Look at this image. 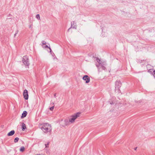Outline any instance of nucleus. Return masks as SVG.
<instances>
[{"mask_svg": "<svg viewBox=\"0 0 155 155\" xmlns=\"http://www.w3.org/2000/svg\"><path fill=\"white\" fill-rule=\"evenodd\" d=\"M38 126L45 133H48L49 135L51 134L52 128L50 124L48 123H43L39 124Z\"/></svg>", "mask_w": 155, "mask_h": 155, "instance_id": "f257e3e1", "label": "nucleus"}, {"mask_svg": "<svg viewBox=\"0 0 155 155\" xmlns=\"http://www.w3.org/2000/svg\"><path fill=\"white\" fill-rule=\"evenodd\" d=\"M96 59L98 62V64L96 63V64L97 67L101 68L103 70H105L106 67L104 66L106 65V62H102L98 58H96Z\"/></svg>", "mask_w": 155, "mask_h": 155, "instance_id": "f03ea898", "label": "nucleus"}, {"mask_svg": "<svg viewBox=\"0 0 155 155\" xmlns=\"http://www.w3.org/2000/svg\"><path fill=\"white\" fill-rule=\"evenodd\" d=\"M122 85V84L119 80H117L115 82V90H117L118 92L120 91V88Z\"/></svg>", "mask_w": 155, "mask_h": 155, "instance_id": "7ed1b4c3", "label": "nucleus"}, {"mask_svg": "<svg viewBox=\"0 0 155 155\" xmlns=\"http://www.w3.org/2000/svg\"><path fill=\"white\" fill-rule=\"evenodd\" d=\"M22 62L25 66H28L30 64L29 62V58L27 56H25L23 57Z\"/></svg>", "mask_w": 155, "mask_h": 155, "instance_id": "20e7f679", "label": "nucleus"}, {"mask_svg": "<svg viewBox=\"0 0 155 155\" xmlns=\"http://www.w3.org/2000/svg\"><path fill=\"white\" fill-rule=\"evenodd\" d=\"M80 114L79 112L76 113L74 115L71 116V117L69 119V122L73 123L74 122L75 120L78 117Z\"/></svg>", "mask_w": 155, "mask_h": 155, "instance_id": "39448f33", "label": "nucleus"}, {"mask_svg": "<svg viewBox=\"0 0 155 155\" xmlns=\"http://www.w3.org/2000/svg\"><path fill=\"white\" fill-rule=\"evenodd\" d=\"M108 103L111 105H114L115 106L117 104V102L115 98L114 97H112L111 99L109 100Z\"/></svg>", "mask_w": 155, "mask_h": 155, "instance_id": "423d86ee", "label": "nucleus"}, {"mask_svg": "<svg viewBox=\"0 0 155 155\" xmlns=\"http://www.w3.org/2000/svg\"><path fill=\"white\" fill-rule=\"evenodd\" d=\"M23 95L24 96V99L26 100H27L28 98V91L25 89L24 91L23 92Z\"/></svg>", "mask_w": 155, "mask_h": 155, "instance_id": "0eeeda50", "label": "nucleus"}, {"mask_svg": "<svg viewBox=\"0 0 155 155\" xmlns=\"http://www.w3.org/2000/svg\"><path fill=\"white\" fill-rule=\"evenodd\" d=\"M82 79L84 80L85 81V83H88L90 81V78L87 75H84L82 78Z\"/></svg>", "mask_w": 155, "mask_h": 155, "instance_id": "6e6552de", "label": "nucleus"}, {"mask_svg": "<svg viewBox=\"0 0 155 155\" xmlns=\"http://www.w3.org/2000/svg\"><path fill=\"white\" fill-rule=\"evenodd\" d=\"M71 28H72L75 29H77L76 23L75 22V21H73L71 22Z\"/></svg>", "mask_w": 155, "mask_h": 155, "instance_id": "1a4fd4ad", "label": "nucleus"}, {"mask_svg": "<svg viewBox=\"0 0 155 155\" xmlns=\"http://www.w3.org/2000/svg\"><path fill=\"white\" fill-rule=\"evenodd\" d=\"M15 133V131L13 130L8 132L7 134V136H11L13 135Z\"/></svg>", "mask_w": 155, "mask_h": 155, "instance_id": "9d476101", "label": "nucleus"}, {"mask_svg": "<svg viewBox=\"0 0 155 155\" xmlns=\"http://www.w3.org/2000/svg\"><path fill=\"white\" fill-rule=\"evenodd\" d=\"M27 114V112L26 111H24L22 114L21 116V118H23L26 117Z\"/></svg>", "mask_w": 155, "mask_h": 155, "instance_id": "9b49d317", "label": "nucleus"}, {"mask_svg": "<svg viewBox=\"0 0 155 155\" xmlns=\"http://www.w3.org/2000/svg\"><path fill=\"white\" fill-rule=\"evenodd\" d=\"M26 128L25 124L23 123H22L21 124V129L22 131H24Z\"/></svg>", "mask_w": 155, "mask_h": 155, "instance_id": "f8f14e48", "label": "nucleus"}, {"mask_svg": "<svg viewBox=\"0 0 155 155\" xmlns=\"http://www.w3.org/2000/svg\"><path fill=\"white\" fill-rule=\"evenodd\" d=\"M25 148L23 146L21 147L20 149V151L21 152H23L25 150Z\"/></svg>", "mask_w": 155, "mask_h": 155, "instance_id": "ddd939ff", "label": "nucleus"}, {"mask_svg": "<svg viewBox=\"0 0 155 155\" xmlns=\"http://www.w3.org/2000/svg\"><path fill=\"white\" fill-rule=\"evenodd\" d=\"M65 122V124L66 125H68L69 124L70 122H69V121H68V120H66L64 121Z\"/></svg>", "mask_w": 155, "mask_h": 155, "instance_id": "4468645a", "label": "nucleus"}, {"mask_svg": "<svg viewBox=\"0 0 155 155\" xmlns=\"http://www.w3.org/2000/svg\"><path fill=\"white\" fill-rule=\"evenodd\" d=\"M19 140V138L18 137H16L14 139V143H17L18 142Z\"/></svg>", "mask_w": 155, "mask_h": 155, "instance_id": "2eb2a0df", "label": "nucleus"}, {"mask_svg": "<svg viewBox=\"0 0 155 155\" xmlns=\"http://www.w3.org/2000/svg\"><path fill=\"white\" fill-rule=\"evenodd\" d=\"M36 18L37 19H38V20L40 19V15L39 14H37L36 15Z\"/></svg>", "mask_w": 155, "mask_h": 155, "instance_id": "dca6fc26", "label": "nucleus"}, {"mask_svg": "<svg viewBox=\"0 0 155 155\" xmlns=\"http://www.w3.org/2000/svg\"><path fill=\"white\" fill-rule=\"evenodd\" d=\"M49 143H50V142H47V144H45V147H48V145L49 144Z\"/></svg>", "mask_w": 155, "mask_h": 155, "instance_id": "f3484780", "label": "nucleus"}, {"mask_svg": "<svg viewBox=\"0 0 155 155\" xmlns=\"http://www.w3.org/2000/svg\"><path fill=\"white\" fill-rule=\"evenodd\" d=\"M54 106H52L49 108V109L50 110L52 111L54 109Z\"/></svg>", "mask_w": 155, "mask_h": 155, "instance_id": "a211bd4d", "label": "nucleus"}, {"mask_svg": "<svg viewBox=\"0 0 155 155\" xmlns=\"http://www.w3.org/2000/svg\"><path fill=\"white\" fill-rule=\"evenodd\" d=\"M41 43L43 45H45L46 43L45 41H42Z\"/></svg>", "mask_w": 155, "mask_h": 155, "instance_id": "6ab92c4d", "label": "nucleus"}, {"mask_svg": "<svg viewBox=\"0 0 155 155\" xmlns=\"http://www.w3.org/2000/svg\"><path fill=\"white\" fill-rule=\"evenodd\" d=\"M153 76L155 78V70H154L153 71Z\"/></svg>", "mask_w": 155, "mask_h": 155, "instance_id": "aec40b11", "label": "nucleus"}, {"mask_svg": "<svg viewBox=\"0 0 155 155\" xmlns=\"http://www.w3.org/2000/svg\"><path fill=\"white\" fill-rule=\"evenodd\" d=\"M143 61H144V60H140L139 61V62H140V63H142Z\"/></svg>", "mask_w": 155, "mask_h": 155, "instance_id": "412c9836", "label": "nucleus"}, {"mask_svg": "<svg viewBox=\"0 0 155 155\" xmlns=\"http://www.w3.org/2000/svg\"><path fill=\"white\" fill-rule=\"evenodd\" d=\"M45 48H50V47H48V45H46L45 46Z\"/></svg>", "mask_w": 155, "mask_h": 155, "instance_id": "4be33fe9", "label": "nucleus"}, {"mask_svg": "<svg viewBox=\"0 0 155 155\" xmlns=\"http://www.w3.org/2000/svg\"><path fill=\"white\" fill-rule=\"evenodd\" d=\"M18 30H16V32H15V33H16V34H18Z\"/></svg>", "mask_w": 155, "mask_h": 155, "instance_id": "5701e85b", "label": "nucleus"}, {"mask_svg": "<svg viewBox=\"0 0 155 155\" xmlns=\"http://www.w3.org/2000/svg\"><path fill=\"white\" fill-rule=\"evenodd\" d=\"M49 49L50 50V52L51 53V52L52 51V50H51V48H49Z\"/></svg>", "mask_w": 155, "mask_h": 155, "instance_id": "b1692460", "label": "nucleus"}, {"mask_svg": "<svg viewBox=\"0 0 155 155\" xmlns=\"http://www.w3.org/2000/svg\"><path fill=\"white\" fill-rule=\"evenodd\" d=\"M31 26H32V25H30L29 26V28H31Z\"/></svg>", "mask_w": 155, "mask_h": 155, "instance_id": "393cba45", "label": "nucleus"}, {"mask_svg": "<svg viewBox=\"0 0 155 155\" xmlns=\"http://www.w3.org/2000/svg\"><path fill=\"white\" fill-rule=\"evenodd\" d=\"M56 94H54V96L55 97H56Z\"/></svg>", "mask_w": 155, "mask_h": 155, "instance_id": "a878e982", "label": "nucleus"}, {"mask_svg": "<svg viewBox=\"0 0 155 155\" xmlns=\"http://www.w3.org/2000/svg\"><path fill=\"white\" fill-rule=\"evenodd\" d=\"M71 28H69L68 29V31H69V30Z\"/></svg>", "mask_w": 155, "mask_h": 155, "instance_id": "bb28decb", "label": "nucleus"}, {"mask_svg": "<svg viewBox=\"0 0 155 155\" xmlns=\"http://www.w3.org/2000/svg\"><path fill=\"white\" fill-rule=\"evenodd\" d=\"M137 147H135L134 148V150H137Z\"/></svg>", "mask_w": 155, "mask_h": 155, "instance_id": "cd10ccee", "label": "nucleus"}, {"mask_svg": "<svg viewBox=\"0 0 155 155\" xmlns=\"http://www.w3.org/2000/svg\"><path fill=\"white\" fill-rule=\"evenodd\" d=\"M17 34H16V33H15L14 35V37H15V36Z\"/></svg>", "mask_w": 155, "mask_h": 155, "instance_id": "c85d7f7f", "label": "nucleus"}, {"mask_svg": "<svg viewBox=\"0 0 155 155\" xmlns=\"http://www.w3.org/2000/svg\"><path fill=\"white\" fill-rule=\"evenodd\" d=\"M9 16H10V14H9Z\"/></svg>", "mask_w": 155, "mask_h": 155, "instance_id": "c756f323", "label": "nucleus"}]
</instances>
